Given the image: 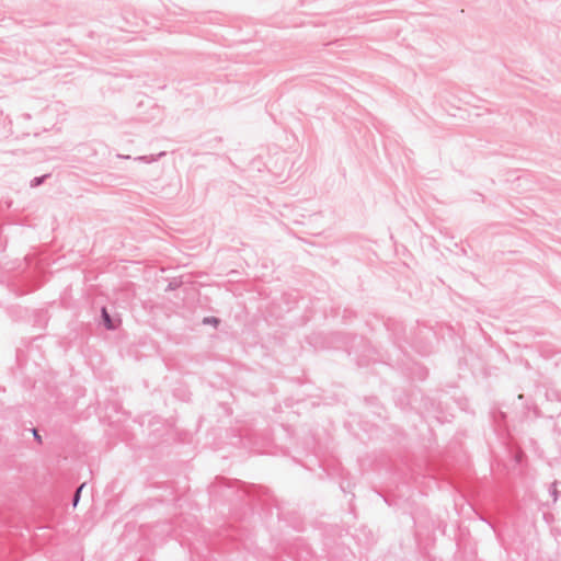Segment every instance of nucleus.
Segmentation results:
<instances>
[{
    "label": "nucleus",
    "instance_id": "20e7f679",
    "mask_svg": "<svg viewBox=\"0 0 561 561\" xmlns=\"http://www.w3.org/2000/svg\"><path fill=\"white\" fill-rule=\"evenodd\" d=\"M85 486V483H82L81 485H79L77 488V490L75 491L73 495H72V500H71V503H72V506L76 507L80 501V497H81V492L83 490V488Z\"/></svg>",
    "mask_w": 561,
    "mask_h": 561
},
{
    "label": "nucleus",
    "instance_id": "0eeeda50",
    "mask_svg": "<svg viewBox=\"0 0 561 561\" xmlns=\"http://www.w3.org/2000/svg\"><path fill=\"white\" fill-rule=\"evenodd\" d=\"M32 433H33V436H34V439L42 444V436L39 435L38 431L36 428H32Z\"/></svg>",
    "mask_w": 561,
    "mask_h": 561
},
{
    "label": "nucleus",
    "instance_id": "39448f33",
    "mask_svg": "<svg viewBox=\"0 0 561 561\" xmlns=\"http://www.w3.org/2000/svg\"><path fill=\"white\" fill-rule=\"evenodd\" d=\"M202 322H203V324H210V325L217 328L220 323V319L217 317H214V316H209V317H205Z\"/></svg>",
    "mask_w": 561,
    "mask_h": 561
},
{
    "label": "nucleus",
    "instance_id": "7ed1b4c3",
    "mask_svg": "<svg viewBox=\"0 0 561 561\" xmlns=\"http://www.w3.org/2000/svg\"><path fill=\"white\" fill-rule=\"evenodd\" d=\"M49 176H50L49 173L43 174L41 176H35L31 180L30 186L37 187V186L42 185Z\"/></svg>",
    "mask_w": 561,
    "mask_h": 561
},
{
    "label": "nucleus",
    "instance_id": "1a4fd4ad",
    "mask_svg": "<svg viewBox=\"0 0 561 561\" xmlns=\"http://www.w3.org/2000/svg\"><path fill=\"white\" fill-rule=\"evenodd\" d=\"M121 158H124V159H129V156H119Z\"/></svg>",
    "mask_w": 561,
    "mask_h": 561
},
{
    "label": "nucleus",
    "instance_id": "6e6552de",
    "mask_svg": "<svg viewBox=\"0 0 561 561\" xmlns=\"http://www.w3.org/2000/svg\"><path fill=\"white\" fill-rule=\"evenodd\" d=\"M180 284L175 280L169 283V289L173 290L175 289Z\"/></svg>",
    "mask_w": 561,
    "mask_h": 561
},
{
    "label": "nucleus",
    "instance_id": "f257e3e1",
    "mask_svg": "<svg viewBox=\"0 0 561 561\" xmlns=\"http://www.w3.org/2000/svg\"><path fill=\"white\" fill-rule=\"evenodd\" d=\"M101 324L106 329V330H116L118 324L121 323V320L114 316H112L107 308L106 307H102L101 308Z\"/></svg>",
    "mask_w": 561,
    "mask_h": 561
},
{
    "label": "nucleus",
    "instance_id": "f03ea898",
    "mask_svg": "<svg viewBox=\"0 0 561 561\" xmlns=\"http://www.w3.org/2000/svg\"><path fill=\"white\" fill-rule=\"evenodd\" d=\"M165 156V152L164 151H161L159 152L157 156L154 154H150V156H139L137 157L135 160H138V161H142V162H146V163H151V162H154L157 161L159 158Z\"/></svg>",
    "mask_w": 561,
    "mask_h": 561
},
{
    "label": "nucleus",
    "instance_id": "423d86ee",
    "mask_svg": "<svg viewBox=\"0 0 561 561\" xmlns=\"http://www.w3.org/2000/svg\"><path fill=\"white\" fill-rule=\"evenodd\" d=\"M558 481H553L549 486V493L553 500V502L558 501L560 492L557 489Z\"/></svg>",
    "mask_w": 561,
    "mask_h": 561
}]
</instances>
